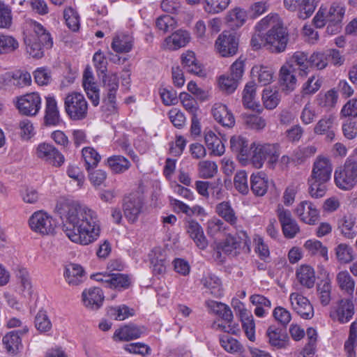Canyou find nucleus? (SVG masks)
<instances>
[{
    "label": "nucleus",
    "instance_id": "obj_1",
    "mask_svg": "<svg viewBox=\"0 0 357 357\" xmlns=\"http://www.w3.org/2000/svg\"><path fill=\"white\" fill-rule=\"evenodd\" d=\"M63 220V230L73 243L89 245L100 236L101 225L96 211L68 198L60 197L55 206Z\"/></svg>",
    "mask_w": 357,
    "mask_h": 357
},
{
    "label": "nucleus",
    "instance_id": "obj_2",
    "mask_svg": "<svg viewBox=\"0 0 357 357\" xmlns=\"http://www.w3.org/2000/svg\"><path fill=\"white\" fill-rule=\"evenodd\" d=\"M255 28L258 31L270 28L265 35V47L270 51L279 53L285 50L288 33L278 15L268 14L256 24Z\"/></svg>",
    "mask_w": 357,
    "mask_h": 357
},
{
    "label": "nucleus",
    "instance_id": "obj_3",
    "mask_svg": "<svg viewBox=\"0 0 357 357\" xmlns=\"http://www.w3.org/2000/svg\"><path fill=\"white\" fill-rule=\"evenodd\" d=\"M345 12L346 7L342 2H333L329 8L322 5L314 17L313 23L319 29L326 25V31L329 35L337 34L342 29Z\"/></svg>",
    "mask_w": 357,
    "mask_h": 357
},
{
    "label": "nucleus",
    "instance_id": "obj_4",
    "mask_svg": "<svg viewBox=\"0 0 357 357\" xmlns=\"http://www.w3.org/2000/svg\"><path fill=\"white\" fill-rule=\"evenodd\" d=\"M28 24L34 35H26L24 38L26 51L30 56L34 59H40L44 55L41 44L45 48H51L53 45L52 38L40 23L30 20L28 22Z\"/></svg>",
    "mask_w": 357,
    "mask_h": 357
},
{
    "label": "nucleus",
    "instance_id": "obj_5",
    "mask_svg": "<svg viewBox=\"0 0 357 357\" xmlns=\"http://www.w3.org/2000/svg\"><path fill=\"white\" fill-rule=\"evenodd\" d=\"M252 146L253 149L248 153L246 165L251 164L254 167L260 169L266 161L268 167L274 169L280 155L279 146L274 144H252Z\"/></svg>",
    "mask_w": 357,
    "mask_h": 357
},
{
    "label": "nucleus",
    "instance_id": "obj_6",
    "mask_svg": "<svg viewBox=\"0 0 357 357\" xmlns=\"http://www.w3.org/2000/svg\"><path fill=\"white\" fill-rule=\"evenodd\" d=\"M357 148L347 158L343 166L337 168L334 172V182L342 190H352L357 184Z\"/></svg>",
    "mask_w": 357,
    "mask_h": 357
},
{
    "label": "nucleus",
    "instance_id": "obj_7",
    "mask_svg": "<svg viewBox=\"0 0 357 357\" xmlns=\"http://www.w3.org/2000/svg\"><path fill=\"white\" fill-rule=\"evenodd\" d=\"M64 108L72 120H82L87 116L88 103L81 93H69L64 99Z\"/></svg>",
    "mask_w": 357,
    "mask_h": 357
},
{
    "label": "nucleus",
    "instance_id": "obj_8",
    "mask_svg": "<svg viewBox=\"0 0 357 357\" xmlns=\"http://www.w3.org/2000/svg\"><path fill=\"white\" fill-rule=\"evenodd\" d=\"M29 225L35 233L50 236L55 233L56 220L49 213L39 210L34 212L29 219Z\"/></svg>",
    "mask_w": 357,
    "mask_h": 357
},
{
    "label": "nucleus",
    "instance_id": "obj_9",
    "mask_svg": "<svg viewBox=\"0 0 357 357\" xmlns=\"http://www.w3.org/2000/svg\"><path fill=\"white\" fill-rule=\"evenodd\" d=\"M33 155L37 159L54 167H61L65 161L64 155L53 144L40 142L35 145Z\"/></svg>",
    "mask_w": 357,
    "mask_h": 357
},
{
    "label": "nucleus",
    "instance_id": "obj_10",
    "mask_svg": "<svg viewBox=\"0 0 357 357\" xmlns=\"http://www.w3.org/2000/svg\"><path fill=\"white\" fill-rule=\"evenodd\" d=\"M15 105L20 114L35 116L41 109L42 99L38 92L27 93L17 97Z\"/></svg>",
    "mask_w": 357,
    "mask_h": 357
},
{
    "label": "nucleus",
    "instance_id": "obj_11",
    "mask_svg": "<svg viewBox=\"0 0 357 357\" xmlns=\"http://www.w3.org/2000/svg\"><path fill=\"white\" fill-rule=\"evenodd\" d=\"M91 279L101 282L105 287L122 290L129 287L130 284V278L122 273H109L100 272L91 274Z\"/></svg>",
    "mask_w": 357,
    "mask_h": 357
},
{
    "label": "nucleus",
    "instance_id": "obj_12",
    "mask_svg": "<svg viewBox=\"0 0 357 357\" xmlns=\"http://www.w3.org/2000/svg\"><path fill=\"white\" fill-rule=\"evenodd\" d=\"M354 314V304L349 298H344L337 301L330 311V317L340 324H346L351 320Z\"/></svg>",
    "mask_w": 357,
    "mask_h": 357
},
{
    "label": "nucleus",
    "instance_id": "obj_13",
    "mask_svg": "<svg viewBox=\"0 0 357 357\" xmlns=\"http://www.w3.org/2000/svg\"><path fill=\"white\" fill-rule=\"evenodd\" d=\"M104 103L107 105V109L112 112L116 109V93L119 89V77L116 73H108L102 78Z\"/></svg>",
    "mask_w": 357,
    "mask_h": 357
},
{
    "label": "nucleus",
    "instance_id": "obj_14",
    "mask_svg": "<svg viewBox=\"0 0 357 357\" xmlns=\"http://www.w3.org/2000/svg\"><path fill=\"white\" fill-rule=\"evenodd\" d=\"M238 40L229 32L220 34L215 42V51L222 57H229L237 53Z\"/></svg>",
    "mask_w": 357,
    "mask_h": 357
},
{
    "label": "nucleus",
    "instance_id": "obj_15",
    "mask_svg": "<svg viewBox=\"0 0 357 357\" xmlns=\"http://www.w3.org/2000/svg\"><path fill=\"white\" fill-rule=\"evenodd\" d=\"M276 213L281 224L284 236L287 238H293L300 231V227L296 220L292 217L289 210L284 208L279 204Z\"/></svg>",
    "mask_w": 357,
    "mask_h": 357
},
{
    "label": "nucleus",
    "instance_id": "obj_16",
    "mask_svg": "<svg viewBox=\"0 0 357 357\" xmlns=\"http://www.w3.org/2000/svg\"><path fill=\"white\" fill-rule=\"evenodd\" d=\"M294 213L301 222L309 225L317 224L320 217L317 205L307 200L299 202L295 208Z\"/></svg>",
    "mask_w": 357,
    "mask_h": 357
},
{
    "label": "nucleus",
    "instance_id": "obj_17",
    "mask_svg": "<svg viewBox=\"0 0 357 357\" xmlns=\"http://www.w3.org/2000/svg\"><path fill=\"white\" fill-rule=\"evenodd\" d=\"M291 308L303 319H310L314 317V308L309 299L299 292L289 295Z\"/></svg>",
    "mask_w": 357,
    "mask_h": 357
},
{
    "label": "nucleus",
    "instance_id": "obj_18",
    "mask_svg": "<svg viewBox=\"0 0 357 357\" xmlns=\"http://www.w3.org/2000/svg\"><path fill=\"white\" fill-rule=\"evenodd\" d=\"M296 70L290 62H285L279 70V83L282 90L287 93L294 91L297 86Z\"/></svg>",
    "mask_w": 357,
    "mask_h": 357
},
{
    "label": "nucleus",
    "instance_id": "obj_19",
    "mask_svg": "<svg viewBox=\"0 0 357 357\" xmlns=\"http://www.w3.org/2000/svg\"><path fill=\"white\" fill-rule=\"evenodd\" d=\"M239 238L243 241L244 245L250 249L251 243L250 238L245 231H241L238 238L229 234L222 242L218 243L215 245L218 255H220L221 251L226 254H232L241 246V241Z\"/></svg>",
    "mask_w": 357,
    "mask_h": 357
},
{
    "label": "nucleus",
    "instance_id": "obj_20",
    "mask_svg": "<svg viewBox=\"0 0 357 357\" xmlns=\"http://www.w3.org/2000/svg\"><path fill=\"white\" fill-rule=\"evenodd\" d=\"M337 126L336 117L333 114H326L316 123L313 130L314 134L325 135L326 140L332 142L335 137Z\"/></svg>",
    "mask_w": 357,
    "mask_h": 357
},
{
    "label": "nucleus",
    "instance_id": "obj_21",
    "mask_svg": "<svg viewBox=\"0 0 357 357\" xmlns=\"http://www.w3.org/2000/svg\"><path fill=\"white\" fill-rule=\"evenodd\" d=\"M82 85L87 95L94 106H97L100 102V91L98 87L93 70L91 67L86 66L82 76Z\"/></svg>",
    "mask_w": 357,
    "mask_h": 357
},
{
    "label": "nucleus",
    "instance_id": "obj_22",
    "mask_svg": "<svg viewBox=\"0 0 357 357\" xmlns=\"http://www.w3.org/2000/svg\"><path fill=\"white\" fill-rule=\"evenodd\" d=\"M105 300V296L101 289L90 287L83 290L82 301L83 305L88 309L97 310L100 309Z\"/></svg>",
    "mask_w": 357,
    "mask_h": 357
},
{
    "label": "nucleus",
    "instance_id": "obj_23",
    "mask_svg": "<svg viewBox=\"0 0 357 357\" xmlns=\"http://www.w3.org/2000/svg\"><path fill=\"white\" fill-rule=\"evenodd\" d=\"M230 147L237 154V158L243 166H246L248 153L253 149L252 144L249 145L248 140L243 136L235 135L230 139Z\"/></svg>",
    "mask_w": 357,
    "mask_h": 357
},
{
    "label": "nucleus",
    "instance_id": "obj_24",
    "mask_svg": "<svg viewBox=\"0 0 357 357\" xmlns=\"http://www.w3.org/2000/svg\"><path fill=\"white\" fill-rule=\"evenodd\" d=\"M333 172V165L331 160L326 156L319 155L315 159L310 176L315 178L330 181Z\"/></svg>",
    "mask_w": 357,
    "mask_h": 357
},
{
    "label": "nucleus",
    "instance_id": "obj_25",
    "mask_svg": "<svg viewBox=\"0 0 357 357\" xmlns=\"http://www.w3.org/2000/svg\"><path fill=\"white\" fill-rule=\"evenodd\" d=\"M45 122L49 126H59L62 120L56 97L52 94L45 96Z\"/></svg>",
    "mask_w": 357,
    "mask_h": 357
},
{
    "label": "nucleus",
    "instance_id": "obj_26",
    "mask_svg": "<svg viewBox=\"0 0 357 357\" xmlns=\"http://www.w3.org/2000/svg\"><path fill=\"white\" fill-rule=\"evenodd\" d=\"M181 64L183 68L190 73L199 77H204L206 75L202 63L197 59L196 54L192 50H186L181 56Z\"/></svg>",
    "mask_w": 357,
    "mask_h": 357
},
{
    "label": "nucleus",
    "instance_id": "obj_27",
    "mask_svg": "<svg viewBox=\"0 0 357 357\" xmlns=\"http://www.w3.org/2000/svg\"><path fill=\"white\" fill-rule=\"evenodd\" d=\"M143 200L141 197L132 195L128 197L124 203V215L128 222H135L137 220L142 211Z\"/></svg>",
    "mask_w": 357,
    "mask_h": 357
},
{
    "label": "nucleus",
    "instance_id": "obj_28",
    "mask_svg": "<svg viewBox=\"0 0 357 357\" xmlns=\"http://www.w3.org/2000/svg\"><path fill=\"white\" fill-rule=\"evenodd\" d=\"M149 257L152 265L153 274L155 275H164L166 273L167 266L165 250L160 246L155 247L151 250Z\"/></svg>",
    "mask_w": 357,
    "mask_h": 357
},
{
    "label": "nucleus",
    "instance_id": "obj_29",
    "mask_svg": "<svg viewBox=\"0 0 357 357\" xmlns=\"http://www.w3.org/2000/svg\"><path fill=\"white\" fill-rule=\"evenodd\" d=\"M144 327L135 324L123 325L116 329L113 335V340L116 342L130 341L139 338L144 333Z\"/></svg>",
    "mask_w": 357,
    "mask_h": 357
},
{
    "label": "nucleus",
    "instance_id": "obj_30",
    "mask_svg": "<svg viewBox=\"0 0 357 357\" xmlns=\"http://www.w3.org/2000/svg\"><path fill=\"white\" fill-rule=\"evenodd\" d=\"M191 39L189 31L178 29L167 37L163 43V47L170 50H176L188 45Z\"/></svg>",
    "mask_w": 357,
    "mask_h": 357
},
{
    "label": "nucleus",
    "instance_id": "obj_31",
    "mask_svg": "<svg viewBox=\"0 0 357 357\" xmlns=\"http://www.w3.org/2000/svg\"><path fill=\"white\" fill-rule=\"evenodd\" d=\"M63 276L69 285L77 286L85 280L86 273L81 265L71 263L66 266Z\"/></svg>",
    "mask_w": 357,
    "mask_h": 357
},
{
    "label": "nucleus",
    "instance_id": "obj_32",
    "mask_svg": "<svg viewBox=\"0 0 357 357\" xmlns=\"http://www.w3.org/2000/svg\"><path fill=\"white\" fill-rule=\"evenodd\" d=\"M212 114L215 120L222 126L231 128L235 124L234 116L225 105L214 104Z\"/></svg>",
    "mask_w": 357,
    "mask_h": 357
},
{
    "label": "nucleus",
    "instance_id": "obj_33",
    "mask_svg": "<svg viewBox=\"0 0 357 357\" xmlns=\"http://www.w3.org/2000/svg\"><path fill=\"white\" fill-rule=\"evenodd\" d=\"M16 269L13 268L15 272L17 277L20 280V294L24 298L29 299L33 294V286L29 272L27 268L16 266Z\"/></svg>",
    "mask_w": 357,
    "mask_h": 357
},
{
    "label": "nucleus",
    "instance_id": "obj_34",
    "mask_svg": "<svg viewBox=\"0 0 357 357\" xmlns=\"http://www.w3.org/2000/svg\"><path fill=\"white\" fill-rule=\"evenodd\" d=\"M296 280L307 289L314 287L316 281L314 269L310 265L302 264L296 271Z\"/></svg>",
    "mask_w": 357,
    "mask_h": 357
},
{
    "label": "nucleus",
    "instance_id": "obj_35",
    "mask_svg": "<svg viewBox=\"0 0 357 357\" xmlns=\"http://www.w3.org/2000/svg\"><path fill=\"white\" fill-rule=\"evenodd\" d=\"M186 230L196 245L200 249H204L208 245L206 238L204 234L202 226L195 220L187 222Z\"/></svg>",
    "mask_w": 357,
    "mask_h": 357
},
{
    "label": "nucleus",
    "instance_id": "obj_36",
    "mask_svg": "<svg viewBox=\"0 0 357 357\" xmlns=\"http://www.w3.org/2000/svg\"><path fill=\"white\" fill-rule=\"evenodd\" d=\"M252 77L261 86H266L272 83L274 79V70L271 67L256 65L251 70Z\"/></svg>",
    "mask_w": 357,
    "mask_h": 357
},
{
    "label": "nucleus",
    "instance_id": "obj_37",
    "mask_svg": "<svg viewBox=\"0 0 357 357\" xmlns=\"http://www.w3.org/2000/svg\"><path fill=\"white\" fill-rule=\"evenodd\" d=\"M269 180L263 172L252 174L250 176V186L253 193L257 196H264L268 188Z\"/></svg>",
    "mask_w": 357,
    "mask_h": 357
},
{
    "label": "nucleus",
    "instance_id": "obj_38",
    "mask_svg": "<svg viewBox=\"0 0 357 357\" xmlns=\"http://www.w3.org/2000/svg\"><path fill=\"white\" fill-rule=\"evenodd\" d=\"M257 84L255 81L248 82L244 86L242 93V101L245 107L255 110L259 107L256 99Z\"/></svg>",
    "mask_w": 357,
    "mask_h": 357
},
{
    "label": "nucleus",
    "instance_id": "obj_39",
    "mask_svg": "<svg viewBox=\"0 0 357 357\" xmlns=\"http://www.w3.org/2000/svg\"><path fill=\"white\" fill-rule=\"evenodd\" d=\"M204 141L207 148L211 151V154L217 156H220L224 154L225 151V145L214 132L211 130L206 131Z\"/></svg>",
    "mask_w": 357,
    "mask_h": 357
},
{
    "label": "nucleus",
    "instance_id": "obj_40",
    "mask_svg": "<svg viewBox=\"0 0 357 357\" xmlns=\"http://www.w3.org/2000/svg\"><path fill=\"white\" fill-rule=\"evenodd\" d=\"M266 335L272 347L281 349L285 347L287 344L288 337L287 335L282 332V329L276 326H271L268 327Z\"/></svg>",
    "mask_w": 357,
    "mask_h": 357
},
{
    "label": "nucleus",
    "instance_id": "obj_41",
    "mask_svg": "<svg viewBox=\"0 0 357 357\" xmlns=\"http://www.w3.org/2000/svg\"><path fill=\"white\" fill-rule=\"evenodd\" d=\"M338 98L337 91L335 89H331L326 92L319 93L317 96L316 100L320 107L331 109L335 107Z\"/></svg>",
    "mask_w": 357,
    "mask_h": 357
},
{
    "label": "nucleus",
    "instance_id": "obj_42",
    "mask_svg": "<svg viewBox=\"0 0 357 357\" xmlns=\"http://www.w3.org/2000/svg\"><path fill=\"white\" fill-rule=\"evenodd\" d=\"M249 17V13L245 9L236 7L228 12L227 22L229 26L238 28L242 26Z\"/></svg>",
    "mask_w": 357,
    "mask_h": 357
},
{
    "label": "nucleus",
    "instance_id": "obj_43",
    "mask_svg": "<svg viewBox=\"0 0 357 357\" xmlns=\"http://www.w3.org/2000/svg\"><path fill=\"white\" fill-rule=\"evenodd\" d=\"M303 247L310 255L321 257L325 261L328 260V250L320 241L308 239L304 243Z\"/></svg>",
    "mask_w": 357,
    "mask_h": 357
},
{
    "label": "nucleus",
    "instance_id": "obj_44",
    "mask_svg": "<svg viewBox=\"0 0 357 357\" xmlns=\"http://www.w3.org/2000/svg\"><path fill=\"white\" fill-rule=\"evenodd\" d=\"M250 303L255 306V314L258 317H265L271 308V303L261 294H253L250 297Z\"/></svg>",
    "mask_w": 357,
    "mask_h": 357
},
{
    "label": "nucleus",
    "instance_id": "obj_45",
    "mask_svg": "<svg viewBox=\"0 0 357 357\" xmlns=\"http://www.w3.org/2000/svg\"><path fill=\"white\" fill-rule=\"evenodd\" d=\"M202 283L212 296L218 298L222 295L221 281L217 276L207 273L203 276Z\"/></svg>",
    "mask_w": 357,
    "mask_h": 357
},
{
    "label": "nucleus",
    "instance_id": "obj_46",
    "mask_svg": "<svg viewBox=\"0 0 357 357\" xmlns=\"http://www.w3.org/2000/svg\"><path fill=\"white\" fill-rule=\"evenodd\" d=\"M132 47V37L129 34L119 33L113 39L112 48L118 53L128 52Z\"/></svg>",
    "mask_w": 357,
    "mask_h": 357
},
{
    "label": "nucleus",
    "instance_id": "obj_47",
    "mask_svg": "<svg viewBox=\"0 0 357 357\" xmlns=\"http://www.w3.org/2000/svg\"><path fill=\"white\" fill-rule=\"evenodd\" d=\"M328 181L310 176L307 181L310 195L316 199L324 197L328 190L326 183Z\"/></svg>",
    "mask_w": 357,
    "mask_h": 357
},
{
    "label": "nucleus",
    "instance_id": "obj_48",
    "mask_svg": "<svg viewBox=\"0 0 357 357\" xmlns=\"http://www.w3.org/2000/svg\"><path fill=\"white\" fill-rule=\"evenodd\" d=\"M261 100L266 109L273 110L279 105L280 96L276 89L265 88L262 92Z\"/></svg>",
    "mask_w": 357,
    "mask_h": 357
},
{
    "label": "nucleus",
    "instance_id": "obj_49",
    "mask_svg": "<svg viewBox=\"0 0 357 357\" xmlns=\"http://www.w3.org/2000/svg\"><path fill=\"white\" fill-rule=\"evenodd\" d=\"M107 314L109 317L115 320L123 321L134 316L135 310L126 305H119L108 307L107 308Z\"/></svg>",
    "mask_w": 357,
    "mask_h": 357
},
{
    "label": "nucleus",
    "instance_id": "obj_50",
    "mask_svg": "<svg viewBox=\"0 0 357 357\" xmlns=\"http://www.w3.org/2000/svg\"><path fill=\"white\" fill-rule=\"evenodd\" d=\"M337 284L343 292L351 295L354 291L355 281L347 271H341L336 275Z\"/></svg>",
    "mask_w": 357,
    "mask_h": 357
},
{
    "label": "nucleus",
    "instance_id": "obj_51",
    "mask_svg": "<svg viewBox=\"0 0 357 357\" xmlns=\"http://www.w3.org/2000/svg\"><path fill=\"white\" fill-rule=\"evenodd\" d=\"M206 305L213 313L219 315L225 321H230L233 319L231 309L225 304L213 300L206 301Z\"/></svg>",
    "mask_w": 357,
    "mask_h": 357
},
{
    "label": "nucleus",
    "instance_id": "obj_52",
    "mask_svg": "<svg viewBox=\"0 0 357 357\" xmlns=\"http://www.w3.org/2000/svg\"><path fill=\"white\" fill-rule=\"evenodd\" d=\"M291 63L296 68H298L301 76L306 75L309 73V58L303 52H296L287 61Z\"/></svg>",
    "mask_w": 357,
    "mask_h": 357
},
{
    "label": "nucleus",
    "instance_id": "obj_53",
    "mask_svg": "<svg viewBox=\"0 0 357 357\" xmlns=\"http://www.w3.org/2000/svg\"><path fill=\"white\" fill-rule=\"evenodd\" d=\"M107 163L111 171L115 174L123 173L130 167V161L125 157L119 155L109 157Z\"/></svg>",
    "mask_w": 357,
    "mask_h": 357
},
{
    "label": "nucleus",
    "instance_id": "obj_54",
    "mask_svg": "<svg viewBox=\"0 0 357 357\" xmlns=\"http://www.w3.org/2000/svg\"><path fill=\"white\" fill-rule=\"evenodd\" d=\"M335 257L339 263L346 264L351 262L354 259L353 248L348 244L341 243L334 249Z\"/></svg>",
    "mask_w": 357,
    "mask_h": 357
},
{
    "label": "nucleus",
    "instance_id": "obj_55",
    "mask_svg": "<svg viewBox=\"0 0 357 357\" xmlns=\"http://www.w3.org/2000/svg\"><path fill=\"white\" fill-rule=\"evenodd\" d=\"M355 218L351 215L344 216L338 221L337 227L342 235L348 239H352L356 236L354 229Z\"/></svg>",
    "mask_w": 357,
    "mask_h": 357
},
{
    "label": "nucleus",
    "instance_id": "obj_56",
    "mask_svg": "<svg viewBox=\"0 0 357 357\" xmlns=\"http://www.w3.org/2000/svg\"><path fill=\"white\" fill-rule=\"evenodd\" d=\"M3 342L7 351L12 356L16 355L22 346L20 337L15 331L5 335L3 338Z\"/></svg>",
    "mask_w": 357,
    "mask_h": 357
},
{
    "label": "nucleus",
    "instance_id": "obj_57",
    "mask_svg": "<svg viewBox=\"0 0 357 357\" xmlns=\"http://www.w3.org/2000/svg\"><path fill=\"white\" fill-rule=\"evenodd\" d=\"M238 84L239 81L229 74L222 75L218 79L220 89L228 94L233 93L237 89Z\"/></svg>",
    "mask_w": 357,
    "mask_h": 357
},
{
    "label": "nucleus",
    "instance_id": "obj_58",
    "mask_svg": "<svg viewBox=\"0 0 357 357\" xmlns=\"http://www.w3.org/2000/svg\"><path fill=\"white\" fill-rule=\"evenodd\" d=\"M322 80L317 75H313L307 78L301 86L303 96L313 95L321 87Z\"/></svg>",
    "mask_w": 357,
    "mask_h": 357
},
{
    "label": "nucleus",
    "instance_id": "obj_59",
    "mask_svg": "<svg viewBox=\"0 0 357 357\" xmlns=\"http://www.w3.org/2000/svg\"><path fill=\"white\" fill-rule=\"evenodd\" d=\"M357 346V321L350 326L349 335L344 343V351L347 357H356L355 348Z\"/></svg>",
    "mask_w": 357,
    "mask_h": 357
},
{
    "label": "nucleus",
    "instance_id": "obj_60",
    "mask_svg": "<svg viewBox=\"0 0 357 357\" xmlns=\"http://www.w3.org/2000/svg\"><path fill=\"white\" fill-rule=\"evenodd\" d=\"M216 213L231 225L236 223L237 218L229 202H222L218 204Z\"/></svg>",
    "mask_w": 357,
    "mask_h": 357
},
{
    "label": "nucleus",
    "instance_id": "obj_61",
    "mask_svg": "<svg viewBox=\"0 0 357 357\" xmlns=\"http://www.w3.org/2000/svg\"><path fill=\"white\" fill-rule=\"evenodd\" d=\"M220 343L221 347L230 354L240 353L243 350L242 344L236 339L229 335H220Z\"/></svg>",
    "mask_w": 357,
    "mask_h": 357
},
{
    "label": "nucleus",
    "instance_id": "obj_62",
    "mask_svg": "<svg viewBox=\"0 0 357 357\" xmlns=\"http://www.w3.org/2000/svg\"><path fill=\"white\" fill-rule=\"evenodd\" d=\"M218 172L217 164L211 160H202L198 163V174L203 178H211Z\"/></svg>",
    "mask_w": 357,
    "mask_h": 357
},
{
    "label": "nucleus",
    "instance_id": "obj_63",
    "mask_svg": "<svg viewBox=\"0 0 357 357\" xmlns=\"http://www.w3.org/2000/svg\"><path fill=\"white\" fill-rule=\"evenodd\" d=\"M18 133L22 140L28 141L36 135V130L32 121L25 119L19 122Z\"/></svg>",
    "mask_w": 357,
    "mask_h": 357
},
{
    "label": "nucleus",
    "instance_id": "obj_64",
    "mask_svg": "<svg viewBox=\"0 0 357 357\" xmlns=\"http://www.w3.org/2000/svg\"><path fill=\"white\" fill-rule=\"evenodd\" d=\"M242 118L244 123L251 129L261 130L266 126L265 119L256 114H243Z\"/></svg>",
    "mask_w": 357,
    "mask_h": 357
}]
</instances>
